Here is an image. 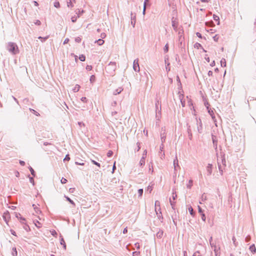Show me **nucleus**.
<instances>
[{"label":"nucleus","instance_id":"obj_8","mask_svg":"<svg viewBox=\"0 0 256 256\" xmlns=\"http://www.w3.org/2000/svg\"><path fill=\"white\" fill-rule=\"evenodd\" d=\"M3 219L8 224L9 220L10 219V214L8 211L5 212L2 216Z\"/></svg>","mask_w":256,"mask_h":256},{"label":"nucleus","instance_id":"obj_52","mask_svg":"<svg viewBox=\"0 0 256 256\" xmlns=\"http://www.w3.org/2000/svg\"><path fill=\"white\" fill-rule=\"evenodd\" d=\"M78 17L76 16H73L71 18L72 22H75L76 21L77 18Z\"/></svg>","mask_w":256,"mask_h":256},{"label":"nucleus","instance_id":"obj_18","mask_svg":"<svg viewBox=\"0 0 256 256\" xmlns=\"http://www.w3.org/2000/svg\"><path fill=\"white\" fill-rule=\"evenodd\" d=\"M166 138V136L164 132L163 133H162V132L161 134H160V139H161L162 143H164L165 142Z\"/></svg>","mask_w":256,"mask_h":256},{"label":"nucleus","instance_id":"obj_31","mask_svg":"<svg viewBox=\"0 0 256 256\" xmlns=\"http://www.w3.org/2000/svg\"><path fill=\"white\" fill-rule=\"evenodd\" d=\"M64 197L71 204L75 206L76 204L69 197L67 196H65Z\"/></svg>","mask_w":256,"mask_h":256},{"label":"nucleus","instance_id":"obj_28","mask_svg":"<svg viewBox=\"0 0 256 256\" xmlns=\"http://www.w3.org/2000/svg\"><path fill=\"white\" fill-rule=\"evenodd\" d=\"M75 12H76V14L78 15L77 16L78 18H79L80 16V15L84 12L83 10L80 11V10L79 9L76 10Z\"/></svg>","mask_w":256,"mask_h":256},{"label":"nucleus","instance_id":"obj_32","mask_svg":"<svg viewBox=\"0 0 256 256\" xmlns=\"http://www.w3.org/2000/svg\"><path fill=\"white\" fill-rule=\"evenodd\" d=\"M12 254L13 256H16L17 255L18 252L16 248H12Z\"/></svg>","mask_w":256,"mask_h":256},{"label":"nucleus","instance_id":"obj_60","mask_svg":"<svg viewBox=\"0 0 256 256\" xmlns=\"http://www.w3.org/2000/svg\"><path fill=\"white\" fill-rule=\"evenodd\" d=\"M80 100L83 102H87V98L86 97H82L81 98Z\"/></svg>","mask_w":256,"mask_h":256},{"label":"nucleus","instance_id":"obj_9","mask_svg":"<svg viewBox=\"0 0 256 256\" xmlns=\"http://www.w3.org/2000/svg\"><path fill=\"white\" fill-rule=\"evenodd\" d=\"M172 26L174 30L177 32L178 30V22L174 20V18L172 17Z\"/></svg>","mask_w":256,"mask_h":256},{"label":"nucleus","instance_id":"obj_14","mask_svg":"<svg viewBox=\"0 0 256 256\" xmlns=\"http://www.w3.org/2000/svg\"><path fill=\"white\" fill-rule=\"evenodd\" d=\"M122 90H123L122 88L120 87L118 88L114 91L113 94L114 95H117V94H120L122 91Z\"/></svg>","mask_w":256,"mask_h":256},{"label":"nucleus","instance_id":"obj_50","mask_svg":"<svg viewBox=\"0 0 256 256\" xmlns=\"http://www.w3.org/2000/svg\"><path fill=\"white\" fill-rule=\"evenodd\" d=\"M51 234L54 236L56 237L57 236V232L55 230H52L50 231Z\"/></svg>","mask_w":256,"mask_h":256},{"label":"nucleus","instance_id":"obj_30","mask_svg":"<svg viewBox=\"0 0 256 256\" xmlns=\"http://www.w3.org/2000/svg\"><path fill=\"white\" fill-rule=\"evenodd\" d=\"M179 97H180V102H181L182 106V107H184L185 106V102H184V101H183V100H182V98L184 97V96L183 95H180Z\"/></svg>","mask_w":256,"mask_h":256},{"label":"nucleus","instance_id":"obj_26","mask_svg":"<svg viewBox=\"0 0 256 256\" xmlns=\"http://www.w3.org/2000/svg\"><path fill=\"white\" fill-rule=\"evenodd\" d=\"M72 1L75 2V0H68V1L67 2V6L68 8H72L74 6V5L72 3Z\"/></svg>","mask_w":256,"mask_h":256},{"label":"nucleus","instance_id":"obj_4","mask_svg":"<svg viewBox=\"0 0 256 256\" xmlns=\"http://www.w3.org/2000/svg\"><path fill=\"white\" fill-rule=\"evenodd\" d=\"M133 69L135 72H138L140 70L138 58L135 59L133 62Z\"/></svg>","mask_w":256,"mask_h":256},{"label":"nucleus","instance_id":"obj_5","mask_svg":"<svg viewBox=\"0 0 256 256\" xmlns=\"http://www.w3.org/2000/svg\"><path fill=\"white\" fill-rule=\"evenodd\" d=\"M180 28H179V31L178 32V41L180 43V44H182L184 40V30L183 29H180Z\"/></svg>","mask_w":256,"mask_h":256},{"label":"nucleus","instance_id":"obj_24","mask_svg":"<svg viewBox=\"0 0 256 256\" xmlns=\"http://www.w3.org/2000/svg\"><path fill=\"white\" fill-rule=\"evenodd\" d=\"M206 199H207L206 196V194L204 193L201 196L200 201V203L202 204V202H204V201L206 200Z\"/></svg>","mask_w":256,"mask_h":256},{"label":"nucleus","instance_id":"obj_16","mask_svg":"<svg viewBox=\"0 0 256 256\" xmlns=\"http://www.w3.org/2000/svg\"><path fill=\"white\" fill-rule=\"evenodd\" d=\"M131 24L133 27H134L136 24V16H133L132 14H131Z\"/></svg>","mask_w":256,"mask_h":256},{"label":"nucleus","instance_id":"obj_20","mask_svg":"<svg viewBox=\"0 0 256 256\" xmlns=\"http://www.w3.org/2000/svg\"><path fill=\"white\" fill-rule=\"evenodd\" d=\"M188 134L189 139L192 140V130L190 128V126H188Z\"/></svg>","mask_w":256,"mask_h":256},{"label":"nucleus","instance_id":"obj_46","mask_svg":"<svg viewBox=\"0 0 256 256\" xmlns=\"http://www.w3.org/2000/svg\"><path fill=\"white\" fill-rule=\"evenodd\" d=\"M29 169H30V173L31 174L34 176H35L36 174H35V172L34 170V169L31 167L30 166L29 168Z\"/></svg>","mask_w":256,"mask_h":256},{"label":"nucleus","instance_id":"obj_48","mask_svg":"<svg viewBox=\"0 0 256 256\" xmlns=\"http://www.w3.org/2000/svg\"><path fill=\"white\" fill-rule=\"evenodd\" d=\"M54 6L56 7V8H58L60 7V2H54Z\"/></svg>","mask_w":256,"mask_h":256},{"label":"nucleus","instance_id":"obj_62","mask_svg":"<svg viewBox=\"0 0 256 256\" xmlns=\"http://www.w3.org/2000/svg\"><path fill=\"white\" fill-rule=\"evenodd\" d=\"M67 180L62 178L61 180V182L63 184H66L67 182Z\"/></svg>","mask_w":256,"mask_h":256},{"label":"nucleus","instance_id":"obj_55","mask_svg":"<svg viewBox=\"0 0 256 256\" xmlns=\"http://www.w3.org/2000/svg\"><path fill=\"white\" fill-rule=\"evenodd\" d=\"M30 111L32 112L34 114H35L36 116H39L40 114L37 112L36 110L32 108H30Z\"/></svg>","mask_w":256,"mask_h":256},{"label":"nucleus","instance_id":"obj_33","mask_svg":"<svg viewBox=\"0 0 256 256\" xmlns=\"http://www.w3.org/2000/svg\"><path fill=\"white\" fill-rule=\"evenodd\" d=\"M157 207L159 208L158 210H160V202L158 200H156L155 202V208H157Z\"/></svg>","mask_w":256,"mask_h":256},{"label":"nucleus","instance_id":"obj_42","mask_svg":"<svg viewBox=\"0 0 256 256\" xmlns=\"http://www.w3.org/2000/svg\"><path fill=\"white\" fill-rule=\"evenodd\" d=\"M24 226L23 228H24L26 230L27 232H28L29 230H30V228L29 227V226L26 224L25 222H24Z\"/></svg>","mask_w":256,"mask_h":256},{"label":"nucleus","instance_id":"obj_64","mask_svg":"<svg viewBox=\"0 0 256 256\" xmlns=\"http://www.w3.org/2000/svg\"><path fill=\"white\" fill-rule=\"evenodd\" d=\"M250 240V236H247L245 238V240L246 242H248Z\"/></svg>","mask_w":256,"mask_h":256},{"label":"nucleus","instance_id":"obj_13","mask_svg":"<svg viewBox=\"0 0 256 256\" xmlns=\"http://www.w3.org/2000/svg\"><path fill=\"white\" fill-rule=\"evenodd\" d=\"M168 60V57L166 58V56L164 58L165 64H166V72H168L169 71H170V67L169 66L170 65V64L169 62L166 63V60Z\"/></svg>","mask_w":256,"mask_h":256},{"label":"nucleus","instance_id":"obj_47","mask_svg":"<svg viewBox=\"0 0 256 256\" xmlns=\"http://www.w3.org/2000/svg\"><path fill=\"white\" fill-rule=\"evenodd\" d=\"M136 145H137V148L135 149V150L136 152H138L140 150V142H138L136 143Z\"/></svg>","mask_w":256,"mask_h":256},{"label":"nucleus","instance_id":"obj_53","mask_svg":"<svg viewBox=\"0 0 256 256\" xmlns=\"http://www.w3.org/2000/svg\"><path fill=\"white\" fill-rule=\"evenodd\" d=\"M92 162L93 164L98 166V167H100V164L96 162L95 160H92Z\"/></svg>","mask_w":256,"mask_h":256},{"label":"nucleus","instance_id":"obj_56","mask_svg":"<svg viewBox=\"0 0 256 256\" xmlns=\"http://www.w3.org/2000/svg\"><path fill=\"white\" fill-rule=\"evenodd\" d=\"M113 152L112 150H109L107 153V156L110 157L112 155Z\"/></svg>","mask_w":256,"mask_h":256},{"label":"nucleus","instance_id":"obj_57","mask_svg":"<svg viewBox=\"0 0 256 256\" xmlns=\"http://www.w3.org/2000/svg\"><path fill=\"white\" fill-rule=\"evenodd\" d=\"M106 34L104 32H102L100 34V39L104 38L106 37Z\"/></svg>","mask_w":256,"mask_h":256},{"label":"nucleus","instance_id":"obj_37","mask_svg":"<svg viewBox=\"0 0 256 256\" xmlns=\"http://www.w3.org/2000/svg\"><path fill=\"white\" fill-rule=\"evenodd\" d=\"M164 51L165 53L168 52V44L167 43L164 48Z\"/></svg>","mask_w":256,"mask_h":256},{"label":"nucleus","instance_id":"obj_63","mask_svg":"<svg viewBox=\"0 0 256 256\" xmlns=\"http://www.w3.org/2000/svg\"><path fill=\"white\" fill-rule=\"evenodd\" d=\"M140 254V252H132L133 256H138Z\"/></svg>","mask_w":256,"mask_h":256},{"label":"nucleus","instance_id":"obj_51","mask_svg":"<svg viewBox=\"0 0 256 256\" xmlns=\"http://www.w3.org/2000/svg\"><path fill=\"white\" fill-rule=\"evenodd\" d=\"M90 82L91 83L94 82L95 81V76L94 75L91 76L90 78Z\"/></svg>","mask_w":256,"mask_h":256},{"label":"nucleus","instance_id":"obj_41","mask_svg":"<svg viewBox=\"0 0 256 256\" xmlns=\"http://www.w3.org/2000/svg\"><path fill=\"white\" fill-rule=\"evenodd\" d=\"M213 18H214V20L215 21H218V24H220V22H219V20H220V18H219L218 16H216V15L214 14V15L213 16Z\"/></svg>","mask_w":256,"mask_h":256},{"label":"nucleus","instance_id":"obj_21","mask_svg":"<svg viewBox=\"0 0 256 256\" xmlns=\"http://www.w3.org/2000/svg\"><path fill=\"white\" fill-rule=\"evenodd\" d=\"M60 244L63 246V248L64 250H66V244L65 243V242L64 240V239L61 236L60 240Z\"/></svg>","mask_w":256,"mask_h":256},{"label":"nucleus","instance_id":"obj_36","mask_svg":"<svg viewBox=\"0 0 256 256\" xmlns=\"http://www.w3.org/2000/svg\"><path fill=\"white\" fill-rule=\"evenodd\" d=\"M75 164H76V165H81V166H84V163L83 162V160H80V162L76 161L75 162Z\"/></svg>","mask_w":256,"mask_h":256},{"label":"nucleus","instance_id":"obj_12","mask_svg":"<svg viewBox=\"0 0 256 256\" xmlns=\"http://www.w3.org/2000/svg\"><path fill=\"white\" fill-rule=\"evenodd\" d=\"M212 166L210 164H208L206 166V171L208 176L210 175L212 173Z\"/></svg>","mask_w":256,"mask_h":256},{"label":"nucleus","instance_id":"obj_15","mask_svg":"<svg viewBox=\"0 0 256 256\" xmlns=\"http://www.w3.org/2000/svg\"><path fill=\"white\" fill-rule=\"evenodd\" d=\"M155 211H156V214L158 217V218L159 220H162L163 219V217H162V212H160V210H159L160 212H158V210H156V208H155Z\"/></svg>","mask_w":256,"mask_h":256},{"label":"nucleus","instance_id":"obj_1","mask_svg":"<svg viewBox=\"0 0 256 256\" xmlns=\"http://www.w3.org/2000/svg\"><path fill=\"white\" fill-rule=\"evenodd\" d=\"M6 49L10 53L14 55L19 52L18 46L14 42H8L6 46Z\"/></svg>","mask_w":256,"mask_h":256},{"label":"nucleus","instance_id":"obj_19","mask_svg":"<svg viewBox=\"0 0 256 256\" xmlns=\"http://www.w3.org/2000/svg\"><path fill=\"white\" fill-rule=\"evenodd\" d=\"M249 249L250 250V252H252L253 254H254V253H255L256 252V248L255 245L254 244L251 245L250 246Z\"/></svg>","mask_w":256,"mask_h":256},{"label":"nucleus","instance_id":"obj_35","mask_svg":"<svg viewBox=\"0 0 256 256\" xmlns=\"http://www.w3.org/2000/svg\"><path fill=\"white\" fill-rule=\"evenodd\" d=\"M188 210H189V212H190V215H192V216H194V212L191 206H190L188 208Z\"/></svg>","mask_w":256,"mask_h":256},{"label":"nucleus","instance_id":"obj_39","mask_svg":"<svg viewBox=\"0 0 256 256\" xmlns=\"http://www.w3.org/2000/svg\"><path fill=\"white\" fill-rule=\"evenodd\" d=\"M170 202L172 209L174 210V206L176 202L174 201H172L171 198H170Z\"/></svg>","mask_w":256,"mask_h":256},{"label":"nucleus","instance_id":"obj_34","mask_svg":"<svg viewBox=\"0 0 256 256\" xmlns=\"http://www.w3.org/2000/svg\"><path fill=\"white\" fill-rule=\"evenodd\" d=\"M192 185V180H190L188 182V184H187L186 186L188 188H191Z\"/></svg>","mask_w":256,"mask_h":256},{"label":"nucleus","instance_id":"obj_44","mask_svg":"<svg viewBox=\"0 0 256 256\" xmlns=\"http://www.w3.org/2000/svg\"><path fill=\"white\" fill-rule=\"evenodd\" d=\"M158 104H159V102H158V100L156 102V113L158 111V112H160V110H158ZM160 110H161L160 108Z\"/></svg>","mask_w":256,"mask_h":256},{"label":"nucleus","instance_id":"obj_11","mask_svg":"<svg viewBox=\"0 0 256 256\" xmlns=\"http://www.w3.org/2000/svg\"><path fill=\"white\" fill-rule=\"evenodd\" d=\"M212 140L215 149H216L218 145V140L216 136L212 135Z\"/></svg>","mask_w":256,"mask_h":256},{"label":"nucleus","instance_id":"obj_45","mask_svg":"<svg viewBox=\"0 0 256 256\" xmlns=\"http://www.w3.org/2000/svg\"><path fill=\"white\" fill-rule=\"evenodd\" d=\"M232 240L234 246H238V242H236V238L234 236H232Z\"/></svg>","mask_w":256,"mask_h":256},{"label":"nucleus","instance_id":"obj_10","mask_svg":"<svg viewBox=\"0 0 256 256\" xmlns=\"http://www.w3.org/2000/svg\"><path fill=\"white\" fill-rule=\"evenodd\" d=\"M199 121L200 122H198V120L196 119V124L198 125L199 124V126H198L197 128L198 131L199 133L200 134L202 132V126L200 120H199Z\"/></svg>","mask_w":256,"mask_h":256},{"label":"nucleus","instance_id":"obj_43","mask_svg":"<svg viewBox=\"0 0 256 256\" xmlns=\"http://www.w3.org/2000/svg\"><path fill=\"white\" fill-rule=\"evenodd\" d=\"M138 196H142L143 194V189L140 188L138 190Z\"/></svg>","mask_w":256,"mask_h":256},{"label":"nucleus","instance_id":"obj_2","mask_svg":"<svg viewBox=\"0 0 256 256\" xmlns=\"http://www.w3.org/2000/svg\"><path fill=\"white\" fill-rule=\"evenodd\" d=\"M116 68V62H110L106 66V70L110 76H112L114 74L115 70Z\"/></svg>","mask_w":256,"mask_h":256},{"label":"nucleus","instance_id":"obj_17","mask_svg":"<svg viewBox=\"0 0 256 256\" xmlns=\"http://www.w3.org/2000/svg\"><path fill=\"white\" fill-rule=\"evenodd\" d=\"M164 232L162 230H159L158 232L156 233V236L158 238H160L163 236Z\"/></svg>","mask_w":256,"mask_h":256},{"label":"nucleus","instance_id":"obj_59","mask_svg":"<svg viewBox=\"0 0 256 256\" xmlns=\"http://www.w3.org/2000/svg\"><path fill=\"white\" fill-rule=\"evenodd\" d=\"M172 196V198L174 200L177 197V196L176 194V192L173 191Z\"/></svg>","mask_w":256,"mask_h":256},{"label":"nucleus","instance_id":"obj_58","mask_svg":"<svg viewBox=\"0 0 256 256\" xmlns=\"http://www.w3.org/2000/svg\"><path fill=\"white\" fill-rule=\"evenodd\" d=\"M29 178H30V182L32 183V185H34V180L33 178L32 177H30Z\"/></svg>","mask_w":256,"mask_h":256},{"label":"nucleus","instance_id":"obj_25","mask_svg":"<svg viewBox=\"0 0 256 256\" xmlns=\"http://www.w3.org/2000/svg\"><path fill=\"white\" fill-rule=\"evenodd\" d=\"M80 88V86L78 84H76L75 86L73 88L72 90L74 92H78Z\"/></svg>","mask_w":256,"mask_h":256},{"label":"nucleus","instance_id":"obj_40","mask_svg":"<svg viewBox=\"0 0 256 256\" xmlns=\"http://www.w3.org/2000/svg\"><path fill=\"white\" fill-rule=\"evenodd\" d=\"M79 59L82 62H84L86 60V56L84 54H81L79 56Z\"/></svg>","mask_w":256,"mask_h":256},{"label":"nucleus","instance_id":"obj_29","mask_svg":"<svg viewBox=\"0 0 256 256\" xmlns=\"http://www.w3.org/2000/svg\"><path fill=\"white\" fill-rule=\"evenodd\" d=\"M220 65L222 67L226 66V60L224 58H222L220 60Z\"/></svg>","mask_w":256,"mask_h":256},{"label":"nucleus","instance_id":"obj_49","mask_svg":"<svg viewBox=\"0 0 256 256\" xmlns=\"http://www.w3.org/2000/svg\"><path fill=\"white\" fill-rule=\"evenodd\" d=\"M18 220H20L21 223L24 224L26 219L24 218H22L21 216H20Z\"/></svg>","mask_w":256,"mask_h":256},{"label":"nucleus","instance_id":"obj_3","mask_svg":"<svg viewBox=\"0 0 256 256\" xmlns=\"http://www.w3.org/2000/svg\"><path fill=\"white\" fill-rule=\"evenodd\" d=\"M210 246L212 248L216 256H220V247L216 246L215 244H211Z\"/></svg>","mask_w":256,"mask_h":256},{"label":"nucleus","instance_id":"obj_6","mask_svg":"<svg viewBox=\"0 0 256 256\" xmlns=\"http://www.w3.org/2000/svg\"><path fill=\"white\" fill-rule=\"evenodd\" d=\"M173 165L174 168V172L176 174V172L177 170V168H180V166L178 164V160L176 155V156L174 160Z\"/></svg>","mask_w":256,"mask_h":256},{"label":"nucleus","instance_id":"obj_22","mask_svg":"<svg viewBox=\"0 0 256 256\" xmlns=\"http://www.w3.org/2000/svg\"><path fill=\"white\" fill-rule=\"evenodd\" d=\"M34 222L35 224V226L38 228H40L42 227V224H41L40 222L38 220H34Z\"/></svg>","mask_w":256,"mask_h":256},{"label":"nucleus","instance_id":"obj_7","mask_svg":"<svg viewBox=\"0 0 256 256\" xmlns=\"http://www.w3.org/2000/svg\"><path fill=\"white\" fill-rule=\"evenodd\" d=\"M146 154H147L146 150H144V153L142 154V157L140 161V162H139V164L140 166H142L144 165L145 158H146Z\"/></svg>","mask_w":256,"mask_h":256},{"label":"nucleus","instance_id":"obj_27","mask_svg":"<svg viewBox=\"0 0 256 256\" xmlns=\"http://www.w3.org/2000/svg\"><path fill=\"white\" fill-rule=\"evenodd\" d=\"M104 41L102 39H100V38L98 39L97 40H96V42H97L99 46L102 45L104 44Z\"/></svg>","mask_w":256,"mask_h":256},{"label":"nucleus","instance_id":"obj_38","mask_svg":"<svg viewBox=\"0 0 256 256\" xmlns=\"http://www.w3.org/2000/svg\"><path fill=\"white\" fill-rule=\"evenodd\" d=\"M48 38V36H46V37H42V36H39L38 38V39H40L41 40V41L42 42H44L45 40H46Z\"/></svg>","mask_w":256,"mask_h":256},{"label":"nucleus","instance_id":"obj_54","mask_svg":"<svg viewBox=\"0 0 256 256\" xmlns=\"http://www.w3.org/2000/svg\"><path fill=\"white\" fill-rule=\"evenodd\" d=\"M70 160V156L68 154H66L64 158V161H66V160Z\"/></svg>","mask_w":256,"mask_h":256},{"label":"nucleus","instance_id":"obj_61","mask_svg":"<svg viewBox=\"0 0 256 256\" xmlns=\"http://www.w3.org/2000/svg\"><path fill=\"white\" fill-rule=\"evenodd\" d=\"M222 162L224 165L226 166V160L224 156L222 157Z\"/></svg>","mask_w":256,"mask_h":256},{"label":"nucleus","instance_id":"obj_23","mask_svg":"<svg viewBox=\"0 0 256 256\" xmlns=\"http://www.w3.org/2000/svg\"><path fill=\"white\" fill-rule=\"evenodd\" d=\"M32 207H33L34 209V210L36 214H38L41 212V211L37 207V206L36 204H32Z\"/></svg>","mask_w":256,"mask_h":256}]
</instances>
